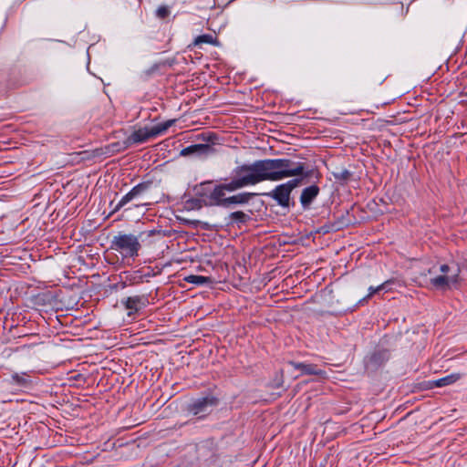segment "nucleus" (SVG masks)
Wrapping results in <instances>:
<instances>
[{"label": "nucleus", "instance_id": "20e7f679", "mask_svg": "<svg viewBox=\"0 0 467 467\" xmlns=\"http://www.w3.org/2000/svg\"><path fill=\"white\" fill-rule=\"evenodd\" d=\"M441 275L431 279V284L441 290L456 287L461 281V268L458 265H441L440 266Z\"/></svg>", "mask_w": 467, "mask_h": 467}, {"label": "nucleus", "instance_id": "423d86ee", "mask_svg": "<svg viewBox=\"0 0 467 467\" xmlns=\"http://www.w3.org/2000/svg\"><path fill=\"white\" fill-rule=\"evenodd\" d=\"M218 404V399L213 396H206L197 399L189 405V411L193 415L203 417L210 412V409Z\"/></svg>", "mask_w": 467, "mask_h": 467}, {"label": "nucleus", "instance_id": "f257e3e1", "mask_svg": "<svg viewBox=\"0 0 467 467\" xmlns=\"http://www.w3.org/2000/svg\"><path fill=\"white\" fill-rule=\"evenodd\" d=\"M254 183L265 181L277 182L305 174V163L290 159L258 160L248 164Z\"/></svg>", "mask_w": 467, "mask_h": 467}, {"label": "nucleus", "instance_id": "0eeeda50", "mask_svg": "<svg viewBox=\"0 0 467 467\" xmlns=\"http://www.w3.org/2000/svg\"><path fill=\"white\" fill-rule=\"evenodd\" d=\"M151 182H144L134 186L127 194H125L113 209V213L124 207L127 203L133 201L137 197L146 193L151 187Z\"/></svg>", "mask_w": 467, "mask_h": 467}, {"label": "nucleus", "instance_id": "4468645a", "mask_svg": "<svg viewBox=\"0 0 467 467\" xmlns=\"http://www.w3.org/2000/svg\"><path fill=\"white\" fill-rule=\"evenodd\" d=\"M460 379H461V374L453 373V374L448 375L446 377H443L441 379H439L435 380L433 382V385L435 387H438V388L445 387V386L453 384L454 382H456Z\"/></svg>", "mask_w": 467, "mask_h": 467}, {"label": "nucleus", "instance_id": "f8f14e48", "mask_svg": "<svg viewBox=\"0 0 467 467\" xmlns=\"http://www.w3.org/2000/svg\"><path fill=\"white\" fill-rule=\"evenodd\" d=\"M319 188L317 185H311L305 188L300 196V202L304 207H308L314 199L318 195Z\"/></svg>", "mask_w": 467, "mask_h": 467}, {"label": "nucleus", "instance_id": "ddd939ff", "mask_svg": "<svg viewBox=\"0 0 467 467\" xmlns=\"http://www.w3.org/2000/svg\"><path fill=\"white\" fill-rule=\"evenodd\" d=\"M254 195V193L251 192H242L231 197H227L226 200L223 201V207H230L232 204L247 203Z\"/></svg>", "mask_w": 467, "mask_h": 467}, {"label": "nucleus", "instance_id": "6e6552de", "mask_svg": "<svg viewBox=\"0 0 467 467\" xmlns=\"http://www.w3.org/2000/svg\"><path fill=\"white\" fill-rule=\"evenodd\" d=\"M214 152V149L209 144H193L188 146L181 150V155L187 156H207L213 154Z\"/></svg>", "mask_w": 467, "mask_h": 467}, {"label": "nucleus", "instance_id": "f3484780", "mask_svg": "<svg viewBox=\"0 0 467 467\" xmlns=\"http://www.w3.org/2000/svg\"><path fill=\"white\" fill-rule=\"evenodd\" d=\"M175 120L170 119L163 123L158 124L151 128L152 134L154 137L165 132L173 123Z\"/></svg>", "mask_w": 467, "mask_h": 467}, {"label": "nucleus", "instance_id": "1a4fd4ad", "mask_svg": "<svg viewBox=\"0 0 467 467\" xmlns=\"http://www.w3.org/2000/svg\"><path fill=\"white\" fill-rule=\"evenodd\" d=\"M288 364L292 366L295 369L300 370L301 375H316L319 377L326 376V371L319 368L317 365L315 364L296 361H289Z\"/></svg>", "mask_w": 467, "mask_h": 467}, {"label": "nucleus", "instance_id": "9b49d317", "mask_svg": "<svg viewBox=\"0 0 467 467\" xmlns=\"http://www.w3.org/2000/svg\"><path fill=\"white\" fill-rule=\"evenodd\" d=\"M123 304L129 310V316H130L145 306V300L143 296H135L128 297Z\"/></svg>", "mask_w": 467, "mask_h": 467}, {"label": "nucleus", "instance_id": "a211bd4d", "mask_svg": "<svg viewBox=\"0 0 467 467\" xmlns=\"http://www.w3.org/2000/svg\"><path fill=\"white\" fill-rule=\"evenodd\" d=\"M11 379L12 381L19 387H27L30 384V380L26 377V373H15L12 375Z\"/></svg>", "mask_w": 467, "mask_h": 467}, {"label": "nucleus", "instance_id": "dca6fc26", "mask_svg": "<svg viewBox=\"0 0 467 467\" xmlns=\"http://www.w3.org/2000/svg\"><path fill=\"white\" fill-rule=\"evenodd\" d=\"M175 120L170 119L163 123L158 124L151 128L152 134L154 137L165 132L173 123Z\"/></svg>", "mask_w": 467, "mask_h": 467}, {"label": "nucleus", "instance_id": "aec40b11", "mask_svg": "<svg viewBox=\"0 0 467 467\" xmlns=\"http://www.w3.org/2000/svg\"><path fill=\"white\" fill-rule=\"evenodd\" d=\"M392 281L391 280H387L386 282H384L383 284L374 287V286H370L368 288V294L366 297H364L362 300L365 301L367 300L368 298L371 297L373 295L379 293V291L383 290V289H386L388 285L389 284H391Z\"/></svg>", "mask_w": 467, "mask_h": 467}, {"label": "nucleus", "instance_id": "2eb2a0df", "mask_svg": "<svg viewBox=\"0 0 467 467\" xmlns=\"http://www.w3.org/2000/svg\"><path fill=\"white\" fill-rule=\"evenodd\" d=\"M185 281L196 285L212 284V279L210 277L196 275H191L185 277Z\"/></svg>", "mask_w": 467, "mask_h": 467}, {"label": "nucleus", "instance_id": "39448f33", "mask_svg": "<svg viewBox=\"0 0 467 467\" xmlns=\"http://www.w3.org/2000/svg\"><path fill=\"white\" fill-rule=\"evenodd\" d=\"M299 182V179L288 181L285 183L277 185L272 192L265 194L275 200L282 207H288L290 194L292 191L298 186Z\"/></svg>", "mask_w": 467, "mask_h": 467}, {"label": "nucleus", "instance_id": "9d476101", "mask_svg": "<svg viewBox=\"0 0 467 467\" xmlns=\"http://www.w3.org/2000/svg\"><path fill=\"white\" fill-rule=\"evenodd\" d=\"M152 130L148 128L139 129L133 131L128 138L130 144H139L147 141L149 139L153 138Z\"/></svg>", "mask_w": 467, "mask_h": 467}, {"label": "nucleus", "instance_id": "f03ea898", "mask_svg": "<svg viewBox=\"0 0 467 467\" xmlns=\"http://www.w3.org/2000/svg\"><path fill=\"white\" fill-rule=\"evenodd\" d=\"M234 174V178L229 183L220 184L211 192L209 198L212 204L223 207V201L227 198L225 192H234L246 186L255 185L248 164L236 167Z\"/></svg>", "mask_w": 467, "mask_h": 467}, {"label": "nucleus", "instance_id": "4be33fe9", "mask_svg": "<svg viewBox=\"0 0 467 467\" xmlns=\"http://www.w3.org/2000/svg\"><path fill=\"white\" fill-rule=\"evenodd\" d=\"M230 218L234 222L244 223L247 222V220L249 219V216L246 213H244V212L237 211V212H234V213H230Z\"/></svg>", "mask_w": 467, "mask_h": 467}, {"label": "nucleus", "instance_id": "7ed1b4c3", "mask_svg": "<svg viewBox=\"0 0 467 467\" xmlns=\"http://www.w3.org/2000/svg\"><path fill=\"white\" fill-rule=\"evenodd\" d=\"M110 247L124 258H134L139 255L141 245L137 236L131 234H119L113 237Z\"/></svg>", "mask_w": 467, "mask_h": 467}, {"label": "nucleus", "instance_id": "5701e85b", "mask_svg": "<svg viewBox=\"0 0 467 467\" xmlns=\"http://www.w3.org/2000/svg\"><path fill=\"white\" fill-rule=\"evenodd\" d=\"M156 14H157L158 17L165 18L170 15V10L167 6L162 5L157 9Z\"/></svg>", "mask_w": 467, "mask_h": 467}, {"label": "nucleus", "instance_id": "412c9836", "mask_svg": "<svg viewBox=\"0 0 467 467\" xmlns=\"http://www.w3.org/2000/svg\"><path fill=\"white\" fill-rule=\"evenodd\" d=\"M334 177L338 181H348L351 177V172L347 169H338L333 172Z\"/></svg>", "mask_w": 467, "mask_h": 467}, {"label": "nucleus", "instance_id": "6ab92c4d", "mask_svg": "<svg viewBox=\"0 0 467 467\" xmlns=\"http://www.w3.org/2000/svg\"><path fill=\"white\" fill-rule=\"evenodd\" d=\"M216 42V39L210 34H204V35H201V36H198L194 41H193V45L194 46H200L202 44H211V45H214Z\"/></svg>", "mask_w": 467, "mask_h": 467}]
</instances>
